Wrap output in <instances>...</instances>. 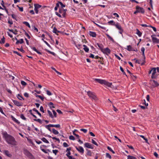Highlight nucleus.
Masks as SVG:
<instances>
[{
  "label": "nucleus",
  "instance_id": "f257e3e1",
  "mask_svg": "<svg viewBox=\"0 0 159 159\" xmlns=\"http://www.w3.org/2000/svg\"><path fill=\"white\" fill-rule=\"evenodd\" d=\"M2 134L3 138L8 144L12 146H15L17 145V142L15 138L11 135L8 134L7 132L2 131Z\"/></svg>",
  "mask_w": 159,
  "mask_h": 159
},
{
  "label": "nucleus",
  "instance_id": "f03ea898",
  "mask_svg": "<svg viewBox=\"0 0 159 159\" xmlns=\"http://www.w3.org/2000/svg\"><path fill=\"white\" fill-rule=\"evenodd\" d=\"M94 81L102 84H104L108 87H111L112 85L111 83H109L105 80L98 79H95Z\"/></svg>",
  "mask_w": 159,
  "mask_h": 159
},
{
  "label": "nucleus",
  "instance_id": "7ed1b4c3",
  "mask_svg": "<svg viewBox=\"0 0 159 159\" xmlns=\"http://www.w3.org/2000/svg\"><path fill=\"white\" fill-rule=\"evenodd\" d=\"M24 154L30 159H34V157L33 155L27 149H25L23 151Z\"/></svg>",
  "mask_w": 159,
  "mask_h": 159
},
{
  "label": "nucleus",
  "instance_id": "20e7f679",
  "mask_svg": "<svg viewBox=\"0 0 159 159\" xmlns=\"http://www.w3.org/2000/svg\"><path fill=\"white\" fill-rule=\"evenodd\" d=\"M87 94L90 98L94 100L96 99L97 97L94 93L90 91H88L87 92Z\"/></svg>",
  "mask_w": 159,
  "mask_h": 159
},
{
  "label": "nucleus",
  "instance_id": "39448f33",
  "mask_svg": "<svg viewBox=\"0 0 159 159\" xmlns=\"http://www.w3.org/2000/svg\"><path fill=\"white\" fill-rule=\"evenodd\" d=\"M75 148L78 152L81 154L83 155L84 152V148L81 146H75Z\"/></svg>",
  "mask_w": 159,
  "mask_h": 159
},
{
  "label": "nucleus",
  "instance_id": "423d86ee",
  "mask_svg": "<svg viewBox=\"0 0 159 159\" xmlns=\"http://www.w3.org/2000/svg\"><path fill=\"white\" fill-rule=\"evenodd\" d=\"M101 51L103 53L106 54L107 55H108L111 53V51L108 48H107L104 49L103 48Z\"/></svg>",
  "mask_w": 159,
  "mask_h": 159
},
{
  "label": "nucleus",
  "instance_id": "0eeeda50",
  "mask_svg": "<svg viewBox=\"0 0 159 159\" xmlns=\"http://www.w3.org/2000/svg\"><path fill=\"white\" fill-rule=\"evenodd\" d=\"M156 69L154 67L152 68V73L151 76V78L152 79L156 78L157 77V75H156Z\"/></svg>",
  "mask_w": 159,
  "mask_h": 159
},
{
  "label": "nucleus",
  "instance_id": "6e6552de",
  "mask_svg": "<svg viewBox=\"0 0 159 159\" xmlns=\"http://www.w3.org/2000/svg\"><path fill=\"white\" fill-rule=\"evenodd\" d=\"M136 9L138 10L139 13H141L142 14H144L145 12V11L143 7H141L137 6L136 7Z\"/></svg>",
  "mask_w": 159,
  "mask_h": 159
},
{
  "label": "nucleus",
  "instance_id": "1a4fd4ad",
  "mask_svg": "<svg viewBox=\"0 0 159 159\" xmlns=\"http://www.w3.org/2000/svg\"><path fill=\"white\" fill-rule=\"evenodd\" d=\"M84 147L85 148L93 149L94 146L89 143H86L84 144Z\"/></svg>",
  "mask_w": 159,
  "mask_h": 159
},
{
  "label": "nucleus",
  "instance_id": "9d476101",
  "mask_svg": "<svg viewBox=\"0 0 159 159\" xmlns=\"http://www.w3.org/2000/svg\"><path fill=\"white\" fill-rule=\"evenodd\" d=\"M34 9L35 13L38 14L39 12L38 9L42 7V6L37 4H34Z\"/></svg>",
  "mask_w": 159,
  "mask_h": 159
},
{
  "label": "nucleus",
  "instance_id": "9b49d317",
  "mask_svg": "<svg viewBox=\"0 0 159 159\" xmlns=\"http://www.w3.org/2000/svg\"><path fill=\"white\" fill-rule=\"evenodd\" d=\"M155 35H153L151 36L152 40L153 43H159V39L155 37Z\"/></svg>",
  "mask_w": 159,
  "mask_h": 159
},
{
  "label": "nucleus",
  "instance_id": "f8f14e48",
  "mask_svg": "<svg viewBox=\"0 0 159 159\" xmlns=\"http://www.w3.org/2000/svg\"><path fill=\"white\" fill-rule=\"evenodd\" d=\"M152 86L154 88L158 87L159 86V84L156 81L154 80H151Z\"/></svg>",
  "mask_w": 159,
  "mask_h": 159
},
{
  "label": "nucleus",
  "instance_id": "ddd939ff",
  "mask_svg": "<svg viewBox=\"0 0 159 159\" xmlns=\"http://www.w3.org/2000/svg\"><path fill=\"white\" fill-rule=\"evenodd\" d=\"M64 9L63 8H60L59 10V12L62 14V16L63 17H66V13L64 11Z\"/></svg>",
  "mask_w": 159,
  "mask_h": 159
},
{
  "label": "nucleus",
  "instance_id": "4468645a",
  "mask_svg": "<svg viewBox=\"0 0 159 159\" xmlns=\"http://www.w3.org/2000/svg\"><path fill=\"white\" fill-rule=\"evenodd\" d=\"M13 102L14 104L17 106L20 107L22 105L23 103H22L16 100H13Z\"/></svg>",
  "mask_w": 159,
  "mask_h": 159
},
{
  "label": "nucleus",
  "instance_id": "2eb2a0df",
  "mask_svg": "<svg viewBox=\"0 0 159 159\" xmlns=\"http://www.w3.org/2000/svg\"><path fill=\"white\" fill-rule=\"evenodd\" d=\"M116 28H117L119 30H121L122 31V28L121 25L118 22H116L115 25Z\"/></svg>",
  "mask_w": 159,
  "mask_h": 159
},
{
  "label": "nucleus",
  "instance_id": "dca6fc26",
  "mask_svg": "<svg viewBox=\"0 0 159 159\" xmlns=\"http://www.w3.org/2000/svg\"><path fill=\"white\" fill-rule=\"evenodd\" d=\"M89 34L90 36L93 37H96L97 36V34L95 32L91 31H89Z\"/></svg>",
  "mask_w": 159,
  "mask_h": 159
},
{
  "label": "nucleus",
  "instance_id": "f3484780",
  "mask_svg": "<svg viewBox=\"0 0 159 159\" xmlns=\"http://www.w3.org/2000/svg\"><path fill=\"white\" fill-rule=\"evenodd\" d=\"M4 154L7 156L11 157V155L9 153V152L8 150H5L4 151Z\"/></svg>",
  "mask_w": 159,
  "mask_h": 159
},
{
  "label": "nucleus",
  "instance_id": "a211bd4d",
  "mask_svg": "<svg viewBox=\"0 0 159 159\" xmlns=\"http://www.w3.org/2000/svg\"><path fill=\"white\" fill-rule=\"evenodd\" d=\"M83 47H84L83 49L84 51L87 52H88L89 51V48L85 45H83Z\"/></svg>",
  "mask_w": 159,
  "mask_h": 159
},
{
  "label": "nucleus",
  "instance_id": "6ab92c4d",
  "mask_svg": "<svg viewBox=\"0 0 159 159\" xmlns=\"http://www.w3.org/2000/svg\"><path fill=\"white\" fill-rule=\"evenodd\" d=\"M97 45L98 46V47H99V48L100 49L101 51L103 49V45L102 44L100 43H96Z\"/></svg>",
  "mask_w": 159,
  "mask_h": 159
},
{
  "label": "nucleus",
  "instance_id": "aec40b11",
  "mask_svg": "<svg viewBox=\"0 0 159 159\" xmlns=\"http://www.w3.org/2000/svg\"><path fill=\"white\" fill-rule=\"evenodd\" d=\"M24 40L22 39H20L19 41H17L16 42V44H18L19 43L22 44L24 43Z\"/></svg>",
  "mask_w": 159,
  "mask_h": 159
},
{
  "label": "nucleus",
  "instance_id": "412c9836",
  "mask_svg": "<svg viewBox=\"0 0 159 159\" xmlns=\"http://www.w3.org/2000/svg\"><path fill=\"white\" fill-rule=\"evenodd\" d=\"M86 150L87 151V152L86 153L87 155L89 156H91L92 154L91 151L88 149H86Z\"/></svg>",
  "mask_w": 159,
  "mask_h": 159
},
{
  "label": "nucleus",
  "instance_id": "4be33fe9",
  "mask_svg": "<svg viewBox=\"0 0 159 159\" xmlns=\"http://www.w3.org/2000/svg\"><path fill=\"white\" fill-rule=\"evenodd\" d=\"M51 127V124H49L48 125H46L45 126V127L50 132H52V130H51L50 127Z\"/></svg>",
  "mask_w": 159,
  "mask_h": 159
},
{
  "label": "nucleus",
  "instance_id": "5701e85b",
  "mask_svg": "<svg viewBox=\"0 0 159 159\" xmlns=\"http://www.w3.org/2000/svg\"><path fill=\"white\" fill-rule=\"evenodd\" d=\"M136 34L139 37H141L142 35V33L137 29H136Z\"/></svg>",
  "mask_w": 159,
  "mask_h": 159
},
{
  "label": "nucleus",
  "instance_id": "b1692460",
  "mask_svg": "<svg viewBox=\"0 0 159 159\" xmlns=\"http://www.w3.org/2000/svg\"><path fill=\"white\" fill-rule=\"evenodd\" d=\"M32 49L33 50L39 54L42 55V53L40 52L39 51H38V50H37V49L35 47H33L32 48Z\"/></svg>",
  "mask_w": 159,
  "mask_h": 159
},
{
  "label": "nucleus",
  "instance_id": "393cba45",
  "mask_svg": "<svg viewBox=\"0 0 159 159\" xmlns=\"http://www.w3.org/2000/svg\"><path fill=\"white\" fill-rule=\"evenodd\" d=\"M52 132L53 134L55 135L58 134H59V132L54 128L52 129Z\"/></svg>",
  "mask_w": 159,
  "mask_h": 159
},
{
  "label": "nucleus",
  "instance_id": "a878e982",
  "mask_svg": "<svg viewBox=\"0 0 159 159\" xmlns=\"http://www.w3.org/2000/svg\"><path fill=\"white\" fill-rule=\"evenodd\" d=\"M51 126L52 127H54L57 128H60V125L59 124L57 125L51 124Z\"/></svg>",
  "mask_w": 159,
  "mask_h": 159
},
{
  "label": "nucleus",
  "instance_id": "bb28decb",
  "mask_svg": "<svg viewBox=\"0 0 159 159\" xmlns=\"http://www.w3.org/2000/svg\"><path fill=\"white\" fill-rule=\"evenodd\" d=\"M127 49L129 51H133V48H132V46L131 45H128L127 46Z\"/></svg>",
  "mask_w": 159,
  "mask_h": 159
},
{
  "label": "nucleus",
  "instance_id": "cd10ccee",
  "mask_svg": "<svg viewBox=\"0 0 159 159\" xmlns=\"http://www.w3.org/2000/svg\"><path fill=\"white\" fill-rule=\"evenodd\" d=\"M11 118L12 120H13L15 122L17 123H20V122L18 121V120L16 119L14 116H11Z\"/></svg>",
  "mask_w": 159,
  "mask_h": 159
},
{
  "label": "nucleus",
  "instance_id": "c85d7f7f",
  "mask_svg": "<svg viewBox=\"0 0 159 159\" xmlns=\"http://www.w3.org/2000/svg\"><path fill=\"white\" fill-rule=\"evenodd\" d=\"M60 31L58 30L55 27H54L53 30V32L56 34H57V33H60Z\"/></svg>",
  "mask_w": 159,
  "mask_h": 159
},
{
  "label": "nucleus",
  "instance_id": "c756f323",
  "mask_svg": "<svg viewBox=\"0 0 159 159\" xmlns=\"http://www.w3.org/2000/svg\"><path fill=\"white\" fill-rule=\"evenodd\" d=\"M106 35L109 39H110V40L112 41V42H114V40L113 39L111 36H110L108 34H106Z\"/></svg>",
  "mask_w": 159,
  "mask_h": 159
},
{
  "label": "nucleus",
  "instance_id": "7c9ffc66",
  "mask_svg": "<svg viewBox=\"0 0 159 159\" xmlns=\"http://www.w3.org/2000/svg\"><path fill=\"white\" fill-rule=\"evenodd\" d=\"M108 23L109 24L111 25H112L115 26V22L113 20H111L110 21H109Z\"/></svg>",
  "mask_w": 159,
  "mask_h": 159
},
{
  "label": "nucleus",
  "instance_id": "2f4dec72",
  "mask_svg": "<svg viewBox=\"0 0 159 159\" xmlns=\"http://www.w3.org/2000/svg\"><path fill=\"white\" fill-rule=\"evenodd\" d=\"M41 140L44 142L47 143H49V141L45 138H43L41 139Z\"/></svg>",
  "mask_w": 159,
  "mask_h": 159
},
{
  "label": "nucleus",
  "instance_id": "473e14b6",
  "mask_svg": "<svg viewBox=\"0 0 159 159\" xmlns=\"http://www.w3.org/2000/svg\"><path fill=\"white\" fill-rule=\"evenodd\" d=\"M33 110L36 112L40 117L41 116V114L36 109L34 108L33 109Z\"/></svg>",
  "mask_w": 159,
  "mask_h": 159
},
{
  "label": "nucleus",
  "instance_id": "72a5a7b5",
  "mask_svg": "<svg viewBox=\"0 0 159 159\" xmlns=\"http://www.w3.org/2000/svg\"><path fill=\"white\" fill-rule=\"evenodd\" d=\"M23 23V24L25 25L26 26H28L29 28H30V26L28 22L27 21H24Z\"/></svg>",
  "mask_w": 159,
  "mask_h": 159
},
{
  "label": "nucleus",
  "instance_id": "f704fd0d",
  "mask_svg": "<svg viewBox=\"0 0 159 159\" xmlns=\"http://www.w3.org/2000/svg\"><path fill=\"white\" fill-rule=\"evenodd\" d=\"M48 114L49 116L51 118H53L54 116H53V115H52V112L49 110H48Z\"/></svg>",
  "mask_w": 159,
  "mask_h": 159
},
{
  "label": "nucleus",
  "instance_id": "c9c22d12",
  "mask_svg": "<svg viewBox=\"0 0 159 159\" xmlns=\"http://www.w3.org/2000/svg\"><path fill=\"white\" fill-rule=\"evenodd\" d=\"M17 97L20 100H22V99L23 100H24V98L21 95H20L19 94H18L17 96Z\"/></svg>",
  "mask_w": 159,
  "mask_h": 159
},
{
  "label": "nucleus",
  "instance_id": "e433bc0d",
  "mask_svg": "<svg viewBox=\"0 0 159 159\" xmlns=\"http://www.w3.org/2000/svg\"><path fill=\"white\" fill-rule=\"evenodd\" d=\"M5 38L3 36V38L1 39V40H0V43L1 44L4 43L5 42Z\"/></svg>",
  "mask_w": 159,
  "mask_h": 159
},
{
  "label": "nucleus",
  "instance_id": "4c0bfd02",
  "mask_svg": "<svg viewBox=\"0 0 159 159\" xmlns=\"http://www.w3.org/2000/svg\"><path fill=\"white\" fill-rule=\"evenodd\" d=\"M120 70L122 72L123 75H125L126 76H127V75L126 74V73L124 71L123 68L122 67H120Z\"/></svg>",
  "mask_w": 159,
  "mask_h": 159
},
{
  "label": "nucleus",
  "instance_id": "58836bf2",
  "mask_svg": "<svg viewBox=\"0 0 159 159\" xmlns=\"http://www.w3.org/2000/svg\"><path fill=\"white\" fill-rule=\"evenodd\" d=\"M127 159H136V158L133 156L128 155L127 156Z\"/></svg>",
  "mask_w": 159,
  "mask_h": 159
},
{
  "label": "nucleus",
  "instance_id": "ea45409f",
  "mask_svg": "<svg viewBox=\"0 0 159 159\" xmlns=\"http://www.w3.org/2000/svg\"><path fill=\"white\" fill-rule=\"evenodd\" d=\"M130 75L133 80H135L136 79V77L132 73Z\"/></svg>",
  "mask_w": 159,
  "mask_h": 159
},
{
  "label": "nucleus",
  "instance_id": "a19ab883",
  "mask_svg": "<svg viewBox=\"0 0 159 159\" xmlns=\"http://www.w3.org/2000/svg\"><path fill=\"white\" fill-rule=\"evenodd\" d=\"M20 118H21L22 120H26V118L25 117L23 114H21L20 115Z\"/></svg>",
  "mask_w": 159,
  "mask_h": 159
},
{
  "label": "nucleus",
  "instance_id": "79ce46f5",
  "mask_svg": "<svg viewBox=\"0 0 159 159\" xmlns=\"http://www.w3.org/2000/svg\"><path fill=\"white\" fill-rule=\"evenodd\" d=\"M107 148L109 150L111 151L113 154L115 153V152H114V151L110 147L108 146L107 147Z\"/></svg>",
  "mask_w": 159,
  "mask_h": 159
},
{
  "label": "nucleus",
  "instance_id": "37998d69",
  "mask_svg": "<svg viewBox=\"0 0 159 159\" xmlns=\"http://www.w3.org/2000/svg\"><path fill=\"white\" fill-rule=\"evenodd\" d=\"M34 120V121L38 122L40 124H41L42 123V120L40 119H35Z\"/></svg>",
  "mask_w": 159,
  "mask_h": 159
},
{
  "label": "nucleus",
  "instance_id": "c03bdc74",
  "mask_svg": "<svg viewBox=\"0 0 159 159\" xmlns=\"http://www.w3.org/2000/svg\"><path fill=\"white\" fill-rule=\"evenodd\" d=\"M106 157L110 159L111 158V155L108 153H106Z\"/></svg>",
  "mask_w": 159,
  "mask_h": 159
},
{
  "label": "nucleus",
  "instance_id": "a18cd8bd",
  "mask_svg": "<svg viewBox=\"0 0 159 159\" xmlns=\"http://www.w3.org/2000/svg\"><path fill=\"white\" fill-rule=\"evenodd\" d=\"M36 97H38L39 98H40L42 101H43L44 100V97H42L40 95H36Z\"/></svg>",
  "mask_w": 159,
  "mask_h": 159
},
{
  "label": "nucleus",
  "instance_id": "49530a36",
  "mask_svg": "<svg viewBox=\"0 0 159 159\" xmlns=\"http://www.w3.org/2000/svg\"><path fill=\"white\" fill-rule=\"evenodd\" d=\"M21 84L22 85L24 86H25L27 85V83L23 80L21 81Z\"/></svg>",
  "mask_w": 159,
  "mask_h": 159
},
{
  "label": "nucleus",
  "instance_id": "de8ad7c7",
  "mask_svg": "<svg viewBox=\"0 0 159 159\" xmlns=\"http://www.w3.org/2000/svg\"><path fill=\"white\" fill-rule=\"evenodd\" d=\"M69 139L71 140H75V138L72 135L70 136Z\"/></svg>",
  "mask_w": 159,
  "mask_h": 159
},
{
  "label": "nucleus",
  "instance_id": "09e8293b",
  "mask_svg": "<svg viewBox=\"0 0 159 159\" xmlns=\"http://www.w3.org/2000/svg\"><path fill=\"white\" fill-rule=\"evenodd\" d=\"M80 131H83L84 133H86L87 132V130L84 129H81Z\"/></svg>",
  "mask_w": 159,
  "mask_h": 159
},
{
  "label": "nucleus",
  "instance_id": "8fccbe9b",
  "mask_svg": "<svg viewBox=\"0 0 159 159\" xmlns=\"http://www.w3.org/2000/svg\"><path fill=\"white\" fill-rule=\"evenodd\" d=\"M52 152L55 155H57V153L58 152V151L57 150H53Z\"/></svg>",
  "mask_w": 159,
  "mask_h": 159
},
{
  "label": "nucleus",
  "instance_id": "3c124183",
  "mask_svg": "<svg viewBox=\"0 0 159 159\" xmlns=\"http://www.w3.org/2000/svg\"><path fill=\"white\" fill-rule=\"evenodd\" d=\"M48 105L50 107L51 110H52V106L53 105V104L52 102H50L48 104Z\"/></svg>",
  "mask_w": 159,
  "mask_h": 159
},
{
  "label": "nucleus",
  "instance_id": "603ef678",
  "mask_svg": "<svg viewBox=\"0 0 159 159\" xmlns=\"http://www.w3.org/2000/svg\"><path fill=\"white\" fill-rule=\"evenodd\" d=\"M63 145L64 147H67L69 146V145L66 142L63 143Z\"/></svg>",
  "mask_w": 159,
  "mask_h": 159
},
{
  "label": "nucleus",
  "instance_id": "864d4df0",
  "mask_svg": "<svg viewBox=\"0 0 159 159\" xmlns=\"http://www.w3.org/2000/svg\"><path fill=\"white\" fill-rule=\"evenodd\" d=\"M58 2L60 3V4L61 5V8H63V7H65V5L63 4L61 2L58 1Z\"/></svg>",
  "mask_w": 159,
  "mask_h": 159
},
{
  "label": "nucleus",
  "instance_id": "5fc2aeb1",
  "mask_svg": "<svg viewBox=\"0 0 159 159\" xmlns=\"http://www.w3.org/2000/svg\"><path fill=\"white\" fill-rule=\"evenodd\" d=\"M52 138L53 140L55 139L57 141H58L59 143L60 142V140L59 139L56 138L55 137H52Z\"/></svg>",
  "mask_w": 159,
  "mask_h": 159
},
{
  "label": "nucleus",
  "instance_id": "6e6d98bb",
  "mask_svg": "<svg viewBox=\"0 0 159 159\" xmlns=\"http://www.w3.org/2000/svg\"><path fill=\"white\" fill-rule=\"evenodd\" d=\"M149 27L152 28L153 29L154 31L155 32L156 31H157L156 29L154 27L152 26L151 25H149Z\"/></svg>",
  "mask_w": 159,
  "mask_h": 159
},
{
  "label": "nucleus",
  "instance_id": "4d7b16f0",
  "mask_svg": "<svg viewBox=\"0 0 159 159\" xmlns=\"http://www.w3.org/2000/svg\"><path fill=\"white\" fill-rule=\"evenodd\" d=\"M46 50L47 52H48L49 53L52 55H54L55 54V53L53 52H51V51H50L48 50H47V49H46Z\"/></svg>",
  "mask_w": 159,
  "mask_h": 159
},
{
  "label": "nucleus",
  "instance_id": "13d9d810",
  "mask_svg": "<svg viewBox=\"0 0 159 159\" xmlns=\"http://www.w3.org/2000/svg\"><path fill=\"white\" fill-rule=\"evenodd\" d=\"M46 92L47 94L49 96H50L52 94V93H51V92L48 90H47L46 91Z\"/></svg>",
  "mask_w": 159,
  "mask_h": 159
},
{
  "label": "nucleus",
  "instance_id": "bf43d9fd",
  "mask_svg": "<svg viewBox=\"0 0 159 159\" xmlns=\"http://www.w3.org/2000/svg\"><path fill=\"white\" fill-rule=\"evenodd\" d=\"M92 143L96 145L97 146L98 145L96 142L93 139H92Z\"/></svg>",
  "mask_w": 159,
  "mask_h": 159
},
{
  "label": "nucleus",
  "instance_id": "052dcab7",
  "mask_svg": "<svg viewBox=\"0 0 159 159\" xmlns=\"http://www.w3.org/2000/svg\"><path fill=\"white\" fill-rule=\"evenodd\" d=\"M52 110L53 112L54 116L56 117H57V113L54 110L52 109Z\"/></svg>",
  "mask_w": 159,
  "mask_h": 159
},
{
  "label": "nucleus",
  "instance_id": "680f3d73",
  "mask_svg": "<svg viewBox=\"0 0 159 159\" xmlns=\"http://www.w3.org/2000/svg\"><path fill=\"white\" fill-rule=\"evenodd\" d=\"M13 52L14 53L17 54V55H18L19 56L22 57V56L18 52L16 51H13Z\"/></svg>",
  "mask_w": 159,
  "mask_h": 159
},
{
  "label": "nucleus",
  "instance_id": "e2e57ef3",
  "mask_svg": "<svg viewBox=\"0 0 159 159\" xmlns=\"http://www.w3.org/2000/svg\"><path fill=\"white\" fill-rule=\"evenodd\" d=\"M17 49L19 51H20L21 52L23 53H24L25 52L24 50L22 48H17Z\"/></svg>",
  "mask_w": 159,
  "mask_h": 159
},
{
  "label": "nucleus",
  "instance_id": "0e129e2a",
  "mask_svg": "<svg viewBox=\"0 0 159 159\" xmlns=\"http://www.w3.org/2000/svg\"><path fill=\"white\" fill-rule=\"evenodd\" d=\"M40 110L43 113L44 112L43 108V107L42 106H41L40 107Z\"/></svg>",
  "mask_w": 159,
  "mask_h": 159
},
{
  "label": "nucleus",
  "instance_id": "69168bd1",
  "mask_svg": "<svg viewBox=\"0 0 159 159\" xmlns=\"http://www.w3.org/2000/svg\"><path fill=\"white\" fill-rule=\"evenodd\" d=\"M8 23L9 24H10L11 25L13 24V21H12V20H8Z\"/></svg>",
  "mask_w": 159,
  "mask_h": 159
},
{
  "label": "nucleus",
  "instance_id": "338daca9",
  "mask_svg": "<svg viewBox=\"0 0 159 159\" xmlns=\"http://www.w3.org/2000/svg\"><path fill=\"white\" fill-rule=\"evenodd\" d=\"M25 35L27 37L28 39H30V36L26 32L25 33Z\"/></svg>",
  "mask_w": 159,
  "mask_h": 159
},
{
  "label": "nucleus",
  "instance_id": "774afa93",
  "mask_svg": "<svg viewBox=\"0 0 159 159\" xmlns=\"http://www.w3.org/2000/svg\"><path fill=\"white\" fill-rule=\"evenodd\" d=\"M24 96L28 98L29 97V94L27 93H25L24 94Z\"/></svg>",
  "mask_w": 159,
  "mask_h": 159
}]
</instances>
